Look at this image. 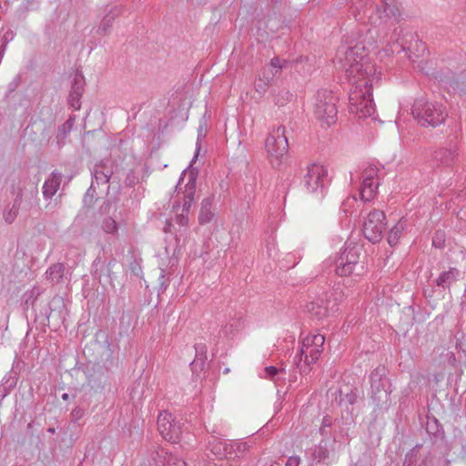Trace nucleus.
Returning a JSON list of instances; mask_svg holds the SVG:
<instances>
[{
  "instance_id": "nucleus-14",
  "label": "nucleus",
  "mask_w": 466,
  "mask_h": 466,
  "mask_svg": "<svg viewBox=\"0 0 466 466\" xmlns=\"http://www.w3.org/2000/svg\"><path fill=\"white\" fill-rule=\"evenodd\" d=\"M371 389H372V400L376 407L384 409L390 403V392L385 388L388 380H381L378 370L370 374Z\"/></svg>"
},
{
  "instance_id": "nucleus-26",
  "label": "nucleus",
  "mask_w": 466,
  "mask_h": 466,
  "mask_svg": "<svg viewBox=\"0 0 466 466\" xmlns=\"http://www.w3.org/2000/svg\"><path fill=\"white\" fill-rule=\"evenodd\" d=\"M271 95L274 104L279 106L287 105L292 97V95L289 93V91L285 88L273 89Z\"/></svg>"
},
{
  "instance_id": "nucleus-46",
  "label": "nucleus",
  "mask_w": 466,
  "mask_h": 466,
  "mask_svg": "<svg viewBox=\"0 0 466 466\" xmlns=\"http://www.w3.org/2000/svg\"><path fill=\"white\" fill-rule=\"evenodd\" d=\"M169 227H170V225L168 224L167 228H165V231L169 230Z\"/></svg>"
},
{
  "instance_id": "nucleus-10",
  "label": "nucleus",
  "mask_w": 466,
  "mask_h": 466,
  "mask_svg": "<svg viewBox=\"0 0 466 466\" xmlns=\"http://www.w3.org/2000/svg\"><path fill=\"white\" fill-rule=\"evenodd\" d=\"M386 228V216L383 211L373 209L364 218L362 231L365 238L372 242H379Z\"/></svg>"
},
{
  "instance_id": "nucleus-24",
  "label": "nucleus",
  "mask_w": 466,
  "mask_h": 466,
  "mask_svg": "<svg viewBox=\"0 0 466 466\" xmlns=\"http://www.w3.org/2000/svg\"><path fill=\"white\" fill-rule=\"evenodd\" d=\"M65 267L61 263L54 264L48 268L46 277L53 283H58L63 279Z\"/></svg>"
},
{
  "instance_id": "nucleus-18",
  "label": "nucleus",
  "mask_w": 466,
  "mask_h": 466,
  "mask_svg": "<svg viewBox=\"0 0 466 466\" xmlns=\"http://www.w3.org/2000/svg\"><path fill=\"white\" fill-rule=\"evenodd\" d=\"M35 195H36V189L34 188L33 187L30 190H25V194L23 192H19L15 199L13 207L8 211H5V220L7 223H12L15 219L18 214L19 206L22 201L23 196H25V198H33Z\"/></svg>"
},
{
  "instance_id": "nucleus-22",
  "label": "nucleus",
  "mask_w": 466,
  "mask_h": 466,
  "mask_svg": "<svg viewBox=\"0 0 466 466\" xmlns=\"http://www.w3.org/2000/svg\"><path fill=\"white\" fill-rule=\"evenodd\" d=\"M212 198H207L203 199L198 216V220L200 224L209 223L213 219L214 213L212 212Z\"/></svg>"
},
{
  "instance_id": "nucleus-21",
  "label": "nucleus",
  "mask_w": 466,
  "mask_h": 466,
  "mask_svg": "<svg viewBox=\"0 0 466 466\" xmlns=\"http://www.w3.org/2000/svg\"><path fill=\"white\" fill-rule=\"evenodd\" d=\"M272 76H270L266 68H263L258 76V77L256 79L254 84L255 91L259 94L260 96L265 95V93L268 90V87L271 84L272 81Z\"/></svg>"
},
{
  "instance_id": "nucleus-44",
  "label": "nucleus",
  "mask_w": 466,
  "mask_h": 466,
  "mask_svg": "<svg viewBox=\"0 0 466 466\" xmlns=\"http://www.w3.org/2000/svg\"><path fill=\"white\" fill-rule=\"evenodd\" d=\"M62 399H63L64 400H67L69 399V395H68L67 393H64V394L62 395Z\"/></svg>"
},
{
  "instance_id": "nucleus-36",
  "label": "nucleus",
  "mask_w": 466,
  "mask_h": 466,
  "mask_svg": "<svg viewBox=\"0 0 466 466\" xmlns=\"http://www.w3.org/2000/svg\"><path fill=\"white\" fill-rule=\"evenodd\" d=\"M300 459L298 456H291L287 460L286 466H299Z\"/></svg>"
},
{
  "instance_id": "nucleus-2",
  "label": "nucleus",
  "mask_w": 466,
  "mask_h": 466,
  "mask_svg": "<svg viewBox=\"0 0 466 466\" xmlns=\"http://www.w3.org/2000/svg\"><path fill=\"white\" fill-rule=\"evenodd\" d=\"M355 9L359 12L355 15L357 19L367 18L376 25L392 24L400 15V4L397 0H368L364 6L360 4Z\"/></svg>"
},
{
  "instance_id": "nucleus-34",
  "label": "nucleus",
  "mask_w": 466,
  "mask_h": 466,
  "mask_svg": "<svg viewBox=\"0 0 466 466\" xmlns=\"http://www.w3.org/2000/svg\"><path fill=\"white\" fill-rule=\"evenodd\" d=\"M102 228L105 232L110 234H113L117 230L116 222L111 218H107L104 220Z\"/></svg>"
},
{
  "instance_id": "nucleus-37",
  "label": "nucleus",
  "mask_w": 466,
  "mask_h": 466,
  "mask_svg": "<svg viewBox=\"0 0 466 466\" xmlns=\"http://www.w3.org/2000/svg\"><path fill=\"white\" fill-rule=\"evenodd\" d=\"M71 414L74 420H78L84 416V410L80 408H76L72 410Z\"/></svg>"
},
{
  "instance_id": "nucleus-15",
  "label": "nucleus",
  "mask_w": 466,
  "mask_h": 466,
  "mask_svg": "<svg viewBox=\"0 0 466 466\" xmlns=\"http://www.w3.org/2000/svg\"><path fill=\"white\" fill-rule=\"evenodd\" d=\"M120 9L117 6L106 8L104 13L98 16V21L95 26V32L100 36H106L110 34L115 19L119 15Z\"/></svg>"
},
{
  "instance_id": "nucleus-35",
  "label": "nucleus",
  "mask_w": 466,
  "mask_h": 466,
  "mask_svg": "<svg viewBox=\"0 0 466 466\" xmlns=\"http://www.w3.org/2000/svg\"><path fill=\"white\" fill-rule=\"evenodd\" d=\"M332 425V419L329 416H325L322 419L321 427L319 431L322 435L326 434V428H329Z\"/></svg>"
},
{
  "instance_id": "nucleus-43",
  "label": "nucleus",
  "mask_w": 466,
  "mask_h": 466,
  "mask_svg": "<svg viewBox=\"0 0 466 466\" xmlns=\"http://www.w3.org/2000/svg\"><path fill=\"white\" fill-rule=\"evenodd\" d=\"M199 149H200V147H199V138H198V141H197V152H196V154H195V156H194V157H193V159H192V161H191V164H192L193 162H195V161H196V159L198 158Z\"/></svg>"
},
{
  "instance_id": "nucleus-38",
  "label": "nucleus",
  "mask_w": 466,
  "mask_h": 466,
  "mask_svg": "<svg viewBox=\"0 0 466 466\" xmlns=\"http://www.w3.org/2000/svg\"><path fill=\"white\" fill-rule=\"evenodd\" d=\"M442 242H443V239H442V236L441 235H439L437 234L433 239H432V244L433 246H435L436 248H441L442 246Z\"/></svg>"
},
{
  "instance_id": "nucleus-13",
  "label": "nucleus",
  "mask_w": 466,
  "mask_h": 466,
  "mask_svg": "<svg viewBox=\"0 0 466 466\" xmlns=\"http://www.w3.org/2000/svg\"><path fill=\"white\" fill-rule=\"evenodd\" d=\"M379 170L373 165L368 166L362 172V182L360 190L361 200L370 201L374 198L379 187Z\"/></svg>"
},
{
  "instance_id": "nucleus-8",
  "label": "nucleus",
  "mask_w": 466,
  "mask_h": 466,
  "mask_svg": "<svg viewBox=\"0 0 466 466\" xmlns=\"http://www.w3.org/2000/svg\"><path fill=\"white\" fill-rule=\"evenodd\" d=\"M265 149L271 165L279 167L289 149L284 127H275L269 132L265 141Z\"/></svg>"
},
{
  "instance_id": "nucleus-29",
  "label": "nucleus",
  "mask_w": 466,
  "mask_h": 466,
  "mask_svg": "<svg viewBox=\"0 0 466 466\" xmlns=\"http://www.w3.org/2000/svg\"><path fill=\"white\" fill-rule=\"evenodd\" d=\"M288 64L287 60H281L279 57H273L270 60L268 65V68L265 67L268 73L272 76V77L278 74L282 68L286 67Z\"/></svg>"
},
{
  "instance_id": "nucleus-45",
  "label": "nucleus",
  "mask_w": 466,
  "mask_h": 466,
  "mask_svg": "<svg viewBox=\"0 0 466 466\" xmlns=\"http://www.w3.org/2000/svg\"><path fill=\"white\" fill-rule=\"evenodd\" d=\"M48 431H49V432H54V431H55V430H54V429H52V428H49V429H48Z\"/></svg>"
},
{
  "instance_id": "nucleus-3",
  "label": "nucleus",
  "mask_w": 466,
  "mask_h": 466,
  "mask_svg": "<svg viewBox=\"0 0 466 466\" xmlns=\"http://www.w3.org/2000/svg\"><path fill=\"white\" fill-rule=\"evenodd\" d=\"M185 176L186 171L182 173L179 182L177 186V194L174 197L175 201L173 205V212L176 216V222L181 227L187 226V216L194 201L197 185V177L193 171H190L188 173V178L185 186V189L184 191L180 192L178 187Z\"/></svg>"
},
{
  "instance_id": "nucleus-6",
  "label": "nucleus",
  "mask_w": 466,
  "mask_h": 466,
  "mask_svg": "<svg viewBox=\"0 0 466 466\" xmlns=\"http://www.w3.org/2000/svg\"><path fill=\"white\" fill-rule=\"evenodd\" d=\"M344 297L342 290L339 288H335L324 298L319 297L309 302L306 310L310 318L321 320L338 311L339 305L343 301Z\"/></svg>"
},
{
  "instance_id": "nucleus-23",
  "label": "nucleus",
  "mask_w": 466,
  "mask_h": 466,
  "mask_svg": "<svg viewBox=\"0 0 466 466\" xmlns=\"http://www.w3.org/2000/svg\"><path fill=\"white\" fill-rule=\"evenodd\" d=\"M406 228V220L401 218L398 221V223L393 226L389 232L388 235V243L393 247L398 244L399 239Z\"/></svg>"
},
{
  "instance_id": "nucleus-42",
  "label": "nucleus",
  "mask_w": 466,
  "mask_h": 466,
  "mask_svg": "<svg viewBox=\"0 0 466 466\" xmlns=\"http://www.w3.org/2000/svg\"><path fill=\"white\" fill-rule=\"evenodd\" d=\"M403 466H414V461L412 460L411 457L410 458L409 454H407L406 457H405V461L403 462Z\"/></svg>"
},
{
  "instance_id": "nucleus-32",
  "label": "nucleus",
  "mask_w": 466,
  "mask_h": 466,
  "mask_svg": "<svg viewBox=\"0 0 466 466\" xmlns=\"http://www.w3.org/2000/svg\"><path fill=\"white\" fill-rule=\"evenodd\" d=\"M358 204V200L355 197L347 198L341 204V211L343 213L351 214L353 213V208Z\"/></svg>"
},
{
  "instance_id": "nucleus-5",
  "label": "nucleus",
  "mask_w": 466,
  "mask_h": 466,
  "mask_svg": "<svg viewBox=\"0 0 466 466\" xmlns=\"http://www.w3.org/2000/svg\"><path fill=\"white\" fill-rule=\"evenodd\" d=\"M325 337L321 334H301L299 355L295 362L301 372H308L309 366L317 361L323 350Z\"/></svg>"
},
{
  "instance_id": "nucleus-12",
  "label": "nucleus",
  "mask_w": 466,
  "mask_h": 466,
  "mask_svg": "<svg viewBox=\"0 0 466 466\" xmlns=\"http://www.w3.org/2000/svg\"><path fill=\"white\" fill-rule=\"evenodd\" d=\"M157 429L161 436L170 441L177 442L180 441L182 434V426L177 421L171 413L163 411L157 418Z\"/></svg>"
},
{
  "instance_id": "nucleus-17",
  "label": "nucleus",
  "mask_w": 466,
  "mask_h": 466,
  "mask_svg": "<svg viewBox=\"0 0 466 466\" xmlns=\"http://www.w3.org/2000/svg\"><path fill=\"white\" fill-rule=\"evenodd\" d=\"M84 86H85V83H84L83 76H76L73 80L70 94H69V102H70L71 106L73 107H75L76 109H79V107H80L79 99L84 92Z\"/></svg>"
},
{
  "instance_id": "nucleus-16",
  "label": "nucleus",
  "mask_w": 466,
  "mask_h": 466,
  "mask_svg": "<svg viewBox=\"0 0 466 466\" xmlns=\"http://www.w3.org/2000/svg\"><path fill=\"white\" fill-rule=\"evenodd\" d=\"M208 449L218 459L232 460L231 441L216 439L208 441Z\"/></svg>"
},
{
  "instance_id": "nucleus-4",
  "label": "nucleus",
  "mask_w": 466,
  "mask_h": 466,
  "mask_svg": "<svg viewBox=\"0 0 466 466\" xmlns=\"http://www.w3.org/2000/svg\"><path fill=\"white\" fill-rule=\"evenodd\" d=\"M362 248L356 243H346L343 250L336 258L335 272L338 276L346 277L355 274L360 276L365 272V267L360 258Z\"/></svg>"
},
{
  "instance_id": "nucleus-27",
  "label": "nucleus",
  "mask_w": 466,
  "mask_h": 466,
  "mask_svg": "<svg viewBox=\"0 0 466 466\" xmlns=\"http://www.w3.org/2000/svg\"><path fill=\"white\" fill-rule=\"evenodd\" d=\"M284 374V370L277 369L274 366H268L259 374V377L277 382Z\"/></svg>"
},
{
  "instance_id": "nucleus-20",
  "label": "nucleus",
  "mask_w": 466,
  "mask_h": 466,
  "mask_svg": "<svg viewBox=\"0 0 466 466\" xmlns=\"http://www.w3.org/2000/svg\"><path fill=\"white\" fill-rule=\"evenodd\" d=\"M459 273L457 268H451L447 271L441 272L436 279L435 283L442 289L449 288L457 279Z\"/></svg>"
},
{
  "instance_id": "nucleus-40",
  "label": "nucleus",
  "mask_w": 466,
  "mask_h": 466,
  "mask_svg": "<svg viewBox=\"0 0 466 466\" xmlns=\"http://www.w3.org/2000/svg\"><path fill=\"white\" fill-rule=\"evenodd\" d=\"M401 50H403V47L401 45H399L398 43L393 44L390 47V53H399Z\"/></svg>"
},
{
  "instance_id": "nucleus-41",
  "label": "nucleus",
  "mask_w": 466,
  "mask_h": 466,
  "mask_svg": "<svg viewBox=\"0 0 466 466\" xmlns=\"http://www.w3.org/2000/svg\"><path fill=\"white\" fill-rule=\"evenodd\" d=\"M168 466H187V465L184 461L175 459L174 462H172V463L168 462Z\"/></svg>"
},
{
  "instance_id": "nucleus-31",
  "label": "nucleus",
  "mask_w": 466,
  "mask_h": 466,
  "mask_svg": "<svg viewBox=\"0 0 466 466\" xmlns=\"http://www.w3.org/2000/svg\"><path fill=\"white\" fill-rule=\"evenodd\" d=\"M232 460L242 456L249 448L247 442L231 441Z\"/></svg>"
},
{
  "instance_id": "nucleus-19",
  "label": "nucleus",
  "mask_w": 466,
  "mask_h": 466,
  "mask_svg": "<svg viewBox=\"0 0 466 466\" xmlns=\"http://www.w3.org/2000/svg\"><path fill=\"white\" fill-rule=\"evenodd\" d=\"M61 183V176L52 173L43 186V195L46 198H51L58 190Z\"/></svg>"
},
{
  "instance_id": "nucleus-11",
  "label": "nucleus",
  "mask_w": 466,
  "mask_h": 466,
  "mask_svg": "<svg viewBox=\"0 0 466 466\" xmlns=\"http://www.w3.org/2000/svg\"><path fill=\"white\" fill-rule=\"evenodd\" d=\"M328 181V169L320 164H311L308 167L304 176L303 185L308 192L315 193L319 189L322 191Z\"/></svg>"
},
{
  "instance_id": "nucleus-1",
  "label": "nucleus",
  "mask_w": 466,
  "mask_h": 466,
  "mask_svg": "<svg viewBox=\"0 0 466 466\" xmlns=\"http://www.w3.org/2000/svg\"><path fill=\"white\" fill-rule=\"evenodd\" d=\"M334 66L345 73L351 87L349 95L350 111L360 118L375 112L372 87L379 83L380 72L370 61L360 42L342 44L337 50Z\"/></svg>"
},
{
  "instance_id": "nucleus-9",
  "label": "nucleus",
  "mask_w": 466,
  "mask_h": 466,
  "mask_svg": "<svg viewBox=\"0 0 466 466\" xmlns=\"http://www.w3.org/2000/svg\"><path fill=\"white\" fill-rule=\"evenodd\" d=\"M336 97L331 92L322 90L316 96L314 116L322 127H330L337 121Z\"/></svg>"
},
{
  "instance_id": "nucleus-33",
  "label": "nucleus",
  "mask_w": 466,
  "mask_h": 466,
  "mask_svg": "<svg viewBox=\"0 0 466 466\" xmlns=\"http://www.w3.org/2000/svg\"><path fill=\"white\" fill-rule=\"evenodd\" d=\"M75 123V116H70L58 129V137L64 138L71 131Z\"/></svg>"
},
{
  "instance_id": "nucleus-39",
  "label": "nucleus",
  "mask_w": 466,
  "mask_h": 466,
  "mask_svg": "<svg viewBox=\"0 0 466 466\" xmlns=\"http://www.w3.org/2000/svg\"><path fill=\"white\" fill-rule=\"evenodd\" d=\"M267 249L269 257H274L276 255V248L274 241L267 245Z\"/></svg>"
},
{
  "instance_id": "nucleus-30",
  "label": "nucleus",
  "mask_w": 466,
  "mask_h": 466,
  "mask_svg": "<svg viewBox=\"0 0 466 466\" xmlns=\"http://www.w3.org/2000/svg\"><path fill=\"white\" fill-rule=\"evenodd\" d=\"M111 171L106 170V172L99 169V167H96L94 170V178L93 181H96L97 184H106L109 181L111 177ZM94 182H92V185Z\"/></svg>"
},
{
  "instance_id": "nucleus-28",
  "label": "nucleus",
  "mask_w": 466,
  "mask_h": 466,
  "mask_svg": "<svg viewBox=\"0 0 466 466\" xmlns=\"http://www.w3.org/2000/svg\"><path fill=\"white\" fill-rule=\"evenodd\" d=\"M456 157V151L451 149H440L435 153V158L443 165H450Z\"/></svg>"
},
{
  "instance_id": "nucleus-25",
  "label": "nucleus",
  "mask_w": 466,
  "mask_h": 466,
  "mask_svg": "<svg viewBox=\"0 0 466 466\" xmlns=\"http://www.w3.org/2000/svg\"><path fill=\"white\" fill-rule=\"evenodd\" d=\"M243 328V322L240 317L230 319L222 328L221 332L226 337L234 335Z\"/></svg>"
},
{
  "instance_id": "nucleus-7",
  "label": "nucleus",
  "mask_w": 466,
  "mask_h": 466,
  "mask_svg": "<svg viewBox=\"0 0 466 466\" xmlns=\"http://www.w3.org/2000/svg\"><path fill=\"white\" fill-rule=\"evenodd\" d=\"M412 115L421 126L437 127L447 117L445 107L424 98L416 99L412 106Z\"/></svg>"
}]
</instances>
